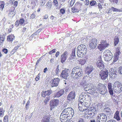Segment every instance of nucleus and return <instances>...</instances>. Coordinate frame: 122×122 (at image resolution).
I'll use <instances>...</instances> for the list:
<instances>
[{
	"label": "nucleus",
	"mask_w": 122,
	"mask_h": 122,
	"mask_svg": "<svg viewBox=\"0 0 122 122\" xmlns=\"http://www.w3.org/2000/svg\"><path fill=\"white\" fill-rule=\"evenodd\" d=\"M71 119H69L68 116L64 114L62 112L60 117V120L62 122H65L70 120Z\"/></svg>",
	"instance_id": "14"
},
{
	"label": "nucleus",
	"mask_w": 122,
	"mask_h": 122,
	"mask_svg": "<svg viewBox=\"0 0 122 122\" xmlns=\"http://www.w3.org/2000/svg\"><path fill=\"white\" fill-rule=\"evenodd\" d=\"M103 57L106 61H110L112 58V53L109 50H105L103 52Z\"/></svg>",
	"instance_id": "4"
},
{
	"label": "nucleus",
	"mask_w": 122,
	"mask_h": 122,
	"mask_svg": "<svg viewBox=\"0 0 122 122\" xmlns=\"http://www.w3.org/2000/svg\"><path fill=\"white\" fill-rule=\"evenodd\" d=\"M19 24H19V21L17 20L15 22V26L17 27L19 25Z\"/></svg>",
	"instance_id": "53"
},
{
	"label": "nucleus",
	"mask_w": 122,
	"mask_h": 122,
	"mask_svg": "<svg viewBox=\"0 0 122 122\" xmlns=\"http://www.w3.org/2000/svg\"><path fill=\"white\" fill-rule=\"evenodd\" d=\"M97 67L100 69H102L104 68V66L103 61H97Z\"/></svg>",
	"instance_id": "26"
},
{
	"label": "nucleus",
	"mask_w": 122,
	"mask_h": 122,
	"mask_svg": "<svg viewBox=\"0 0 122 122\" xmlns=\"http://www.w3.org/2000/svg\"><path fill=\"white\" fill-rule=\"evenodd\" d=\"M104 112L108 117L111 118L112 116L113 113L111 109L109 107H106L103 109Z\"/></svg>",
	"instance_id": "9"
},
{
	"label": "nucleus",
	"mask_w": 122,
	"mask_h": 122,
	"mask_svg": "<svg viewBox=\"0 0 122 122\" xmlns=\"http://www.w3.org/2000/svg\"><path fill=\"white\" fill-rule=\"evenodd\" d=\"M114 117L116 118L118 121L120 120V118L119 115V111H117L115 112L114 114Z\"/></svg>",
	"instance_id": "30"
},
{
	"label": "nucleus",
	"mask_w": 122,
	"mask_h": 122,
	"mask_svg": "<svg viewBox=\"0 0 122 122\" xmlns=\"http://www.w3.org/2000/svg\"><path fill=\"white\" fill-rule=\"evenodd\" d=\"M69 73L70 71L69 69H65V70L62 71L60 76L62 78L66 79L69 76Z\"/></svg>",
	"instance_id": "10"
},
{
	"label": "nucleus",
	"mask_w": 122,
	"mask_h": 122,
	"mask_svg": "<svg viewBox=\"0 0 122 122\" xmlns=\"http://www.w3.org/2000/svg\"><path fill=\"white\" fill-rule=\"evenodd\" d=\"M2 51L4 54H6L8 52V50L5 48H4L2 49Z\"/></svg>",
	"instance_id": "43"
},
{
	"label": "nucleus",
	"mask_w": 122,
	"mask_h": 122,
	"mask_svg": "<svg viewBox=\"0 0 122 122\" xmlns=\"http://www.w3.org/2000/svg\"><path fill=\"white\" fill-rule=\"evenodd\" d=\"M88 93L93 95L95 96H97L98 95V93L93 88H92L89 90Z\"/></svg>",
	"instance_id": "23"
},
{
	"label": "nucleus",
	"mask_w": 122,
	"mask_h": 122,
	"mask_svg": "<svg viewBox=\"0 0 122 122\" xmlns=\"http://www.w3.org/2000/svg\"><path fill=\"white\" fill-rule=\"evenodd\" d=\"M93 69V66L91 65H88L86 69V73L89 75V77L90 78H91L92 77L91 72Z\"/></svg>",
	"instance_id": "13"
},
{
	"label": "nucleus",
	"mask_w": 122,
	"mask_h": 122,
	"mask_svg": "<svg viewBox=\"0 0 122 122\" xmlns=\"http://www.w3.org/2000/svg\"><path fill=\"white\" fill-rule=\"evenodd\" d=\"M86 48L85 47V46L83 45H81V51L83 52L84 50L86 51Z\"/></svg>",
	"instance_id": "47"
},
{
	"label": "nucleus",
	"mask_w": 122,
	"mask_h": 122,
	"mask_svg": "<svg viewBox=\"0 0 122 122\" xmlns=\"http://www.w3.org/2000/svg\"><path fill=\"white\" fill-rule=\"evenodd\" d=\"M56 49H54L52 50L51 51H50L48 53L49 54H51L53 53H55L56 52Z\"/></svg>",
	"instance_id": "49"
},
{
	"label": "nucleus",
	"mask_w": 122,
	"mask_h": 122,
	"mask_svg": "<svg viewBox=\"0 0 122 122\" xmlns=\"http://www.w3.org/2000/svg\"><path fill=\"white\" fill-rule=\"evenodd\" d=\"M80 100L81 101L79 102L78 104V108L79 110L81 111L86 110L88 108V106L86 105H84V103L81 101V99Z\"/></svg>",
	"instance_id": "7"
},
{
	"label": "nucleus",
	"mask_w": 122,
	"mask_h": 122,
	"mask_svg": "<svg viewBox=\"0 0 122 122\" xmlns=\"http://www.w3.org/2000/svg\"><path fill=\"white\" fill-rule=\"evenodd\" d=\"M35 16L36 15L34 13H33L30 16V19H33L35 17Z\"/></svg>",
	"instance_id": "60"
},
{
	"label": "nucleus",
	"mask_w": 122,
	"mask_h": 122,
	"mask_svg": "<svg viewBox=\"0 0 122 122\" xmlns=\"http://www.w3.org/2000/svg\"><path fill=\"white\" fill-rule=\"evenodd\" d=\"M9 12L8 15L10 16L13 17L14 16L16 13L15 11V8L14 7L11 6L9 10Z\"/></svg>",
	"instance_id": "18"
},
{
	"label": "nucleus",
	"mask_w": 122,
	"mask_h": 122,
	"mask_svg": "<svg viewBox=\"0 0 122 122\" xmlns=\"http://www.w3.org/2000/svg\"><path fill=\"white\" fill-rule=\"evenodd\" d=\"M118 73L122 75V66L120 67L118 69Z\"/></svg>",
	"instance_id": "50"
},
{
	"label": "nucleus",
	"mask_w": 122,
	"mask_h": 122,
	"mask_svg": "<svg viewBox=\"0 0 122 122\" xmlns=\"http://www.w3.org/2000/svg\"><path fill=\"white\" fill-rule=\"evenodd\" d=\"M75 51L76 49L75 48L72 51V53L71 55V57L73 59L75 57Z\"/></svg>",
	"instance_id": "38"
},
{
	"label": "nucleus",
	"mask_w": 122,
	"mask_h": 122,
	"mask_svg": "<svg viewBox=\"0 0 122 122\" xmlns=\"http://www.w3.org/2000/svg\"><path fill=\"white\" fill-rule=\"evenodd\" d=\"M52 92V91L51 90H48L46 91H43L41 92L42 96L45 97L46 96H49L51 94Z\"/></svg>",
	"instance_id": "22"
},
{
	"label": "nucleus",
	"mask_w": 122,
	"mask_h": 122,
	"mask_svg": "<svg viewBox=\"0 0 122 122\" xmlns=\"http://www.w3.org/2000/svg\"><path fill=\"white\" fill-rule=\"evenodd\" d=\"M15 0H10V4H13V7L15 8L18 5V2L17 1H15Z\"/></svg>",
	"instance_id": "28"
},
{
	"label": "nucleus",
	"mask_w": 122,
	"mask_h": 122,
	"mask_svg": "<svg viewBox=\"0 0 122 122\" xmlns=\"http://www.w3.org/2000/svg\"><path fill=\"white\" fill-rule=\"evenodd\" d=\"M60 79L58 78H55L53 79L52 80L51 82L52 84V86H57L60 81Z\"/></svg>",
	"instance_id": "16"
},
{
	"label": "nucleus",
	"mask_w": 122,
	"mask_h": 122,
	"mask_svg": "<svg viewBox=\"0 0 122 122\" xmlns=\"http://www.w3.org/2000/svg\"><path fill=\"white\" fill-rule=\"evenodd\" d=\"M62 112L64 114L68 116L69 119H71L74 114V110L71 107L65 109Z\"/></svg>",
	"instance_id": "2"
},
{
	"label": "nucleus",
	"mask_w": 122,
	"mask_h": 122,
	"mask_svg": "<svg viewBox=\"0 0 122 122\" xmlns=\"http://www.w3.org/2000/svg\"><path fill=\"white\" fill-rule=\"evenodd\" d=\"M82 71L81 68H77V75L80 77L82 75Z\"/></svg>",
	"instance_id": "33"
},
{
	"label": "nucleus",
	"mask_w": 122,
	"mask_h": 122,
	"mask_svg": "<svg viewBox=\"0 0 122 122\" xmlns=\"http://www.w3.org/2000/svg\"><path fill=\"white\" fill-rule=\"evenodd\" d=\"M112 100L114 102L116 103L117 102V99L116 98H114L113 97H112Z\"/></svg>",
	"instance_id": "63"
},
{
	"label": "nucleus",
	"mask_w": 122,
	"mask_h": 122,
	"mask_svg": "<svg viewBox=\"0 0 122 122\" xmlns=\"http://www.w3.org/2000/svg\"><path fill=\"white\" fill-rule=\"evenodd\" d=\"M15 36L14 34H11L7 36V41L10 43H12L15 39Z\"/></svg>",
	"instance_id": "21"
},
{
	"label": "nucleus",
	"mask_w": 122,
	"mask_h": 122,
	"mask_svg": "<svg viewBox=\"0 0 122 122\" xmlns=\"http://www.w3.org/2000/svg\"><path fill=\"white\" fill-rule=\"evenodd\" d=\"M99 93L102 95H104L107 93V90L106 86L101 83H99L97 86Z\"/></svg>",
	"instance_id": "3"
},
{
	"label": "nucleus",
	"mask_w": 122,
	"mask_h": 122,
	"mask_svg": "<svg viewBox=\"0 0 122 122\" xmlns=\"http://www.w3.org/2000/svg\"><path fill=\"white\" fill-rule=\"evenodd\" d=\"M112 86L111 83H108V87L109 93L112 96L113 94V90L114 92L117 93H120L122 91V86L120 85V83L119 81L115 82L113 85V88H112Z\"/></svg>",
	"instance_id": "1"
},
{
	"label": "nucleus",
	"mask_w": 122,
	"mask_h": 122,
	"mask_svg": "<svg viewBox=\"0 0 122 122\" xmlns=\"http://www.w3.org/2000/svg\"><path fill=\"white\" fill-rule=\"evenodd\" d=\"M31 6H32V7H34L36 5V3L35 1H33L31 2Z\"/></svg>",
	"instance_id": "52"
},
{
	"label": "nucleus",
	"mask_w": 122,
	"mask_h": 122,
	"mask_svg": "<svg viewBox=\"0 0 122 122\" xmlns=\"http://www.w3.org/2000/svg\"><path fill=\"white\" fill-rule=\"evenodd\" d=\"M96 3V2L95 1H92L90 3V4L91 6L94 5Z\"/></svg>",
	"instance_id": "55"
},
{
	"label": "nucleus",
	"mask_w": 122,
	"mask_h": 122,
	"mask_svg": "<svg viewBox=\"0 0 122 122\" xmlns=\"http://www.w3.org/2000/svg\"><path fill=\"white\" fill-rule=\"evenodd\" d=\"M75 94L74 91H71L70 92L67 97V99L71 100L74 99L75 98Z\"/></svg>",
	"instance_id": "24"
},
{
	"label": "nucleus",
	"mask_w": 122,
	"mask_h": 122,
	"mask_svg": "<svg viewBox=\"0 0 122 122\" xmlns=\"http://www.w3.org/2000/svg\"><path fill=\"white\" fill-rule=\"evenodd\" d=\"M59 102V100L58 99H54L51 100L50 104L51 110H52L53 109L56 107L58 104Z\"/></svg>",
	"instance_id": "11"
},
{
	"label": "nucleus",
	"mask_w": 122,
	"mask_h": 122,
	"mask_svg": "<svg viewBox=\"0 0 122 122\" xmlns=\"http://www.w3.org/2000/svg\"><path fill=\"white\" fill-rule=\"evenodd\" d=\"M120 48L116 49V51L113 56V62H114L117 61L119 59V55L121 54L120 51Z\"/></svg>",
	"instance_id": "15"
},
{
	"label": "nucleus",
	"mask_w": 122,
	"mask_h": 122,
	"mask_svg": "<svg viewBox=\"0 0 122 122\" xmlns=\"http://www.w3.org/2000/svg\"><path fill=\"white\" fill-rule=\"evenodd\" d=\"M76 4V3L75 5L74 6L71 8V10L73 13L76 12V6L75 5Z\"/></svg>",
	"instance_id": "41"
},
{
	"label": "nucleus",
	"mask_w": 122,
	"mask_h": 122,
	"mask_svg": "<svg viewBox=\"0 0 122 122\" xmlns=\"http://www.w3.org/2000/svg\"><path fill=\"white\" fill-rule=\"evenodd\" d=\"M93 87V86L92 83L88 84V86L87 87L86 91H87V92H89V90L91 88H92Z\"/></svg>",
	"instance_id": "36"
},
{
	"label": "nucleus",
	"mask_w": 122,
	"mask_h": 122,
	"mask_svg": "<svg viewBox=\"0 0 122 122\" xmlns=\"http://www.w3.org/2000/svg\"><path fill=\"white\" fill-rule=\"evenodd\" d=\"M5 36L4 34H1L0 33V46L2 45L5 40Z\"/></svg>",
	"instance_id": "25"
},
{
	"label": "nucleus",
	"mask_w": 122,
	"mask_h": 122,
	"mask_svg": "<svg viewBox=\"0 0 122 122\" xmlns=\"http://www.w3.org/2000/svg\"><path fill=\"white\" fill-rule=\"evenodd\" d=\"M60 12L61 14H64L65 13V10L64 9H61L60 10Z\"/></svg>",
	"instance_id": "54"
},
{
	"label": "nucleus",
	"mask_w": 122,
	"mask_h": 122,
	"mask_svg": "<svg viewBox=\"0 0 122 122\" xmlns=\"http://www.w3.org/2000/svg\"><path fill=\"white\" fill-rule=\"evenodd\" d=\"M41 75L40 73H39L37 76H36V77L35 78V80L37 81L40 80V76Z\"/></svg>",
	"instance_id": "44"
},
{
	"label": "nucleus",
	"mask_w": 122,
	"mask_h": 122,
	"mask_svg": "<svg viewBox=\"0 0 122 122\" xmlns=\"http://www.w3.org/2000/svg\"><path fill=\"white\" fill-rule=\"evenodd\" d=\"M19 46H15L14 48L11 51V53L12 54L14 53L17 50L19 47Z\"/></svg>",
	"instance_id": "40"
},
{
	"label": "nucleus",
	"mask_w": 122,
	"mask_h": 122,
	"mask_svg": "<svg viewBox=\"0 0 122 122\" xmlns=\"http://www.w3.org/2000/svg\"><path fill=\"white\" fill-rule=\"evenodd\" d=\"M117 72L116 71H114L113 70L110 71L109 75L112 78H114L115 77L117 76V74H116Z\"/></svg>",
	"instance_id": "27"
},
{
	"label": "nucleus",
	"mask_w": 122,
	"mask_h": 122,
	"mask_svg": "<svg viewBox=\"0 0 122 122\" xmlns=\"http://www.w3.org/2000/svg\"><path fill=\"white\" fill-rule=\"evenodd\" d=\"M68 53L67 51L64 52L61 56V62L63 63L66 60Z\"/></svg>",
	"instance_id": "19"
},
{
	"label": "nucleus",
	"mask_w": 122,
	"mask_h": 122,
	"mask_svg": "<svg viewBox=\"0 0 122 122\" xmlns=\"http://www.w3.org/2000/svg\"><path fill=\"white\" fill-rule=\"evenodd\" d=\"M49 99L48 97H46L44 101V103L46 104L49 101Z\"/></svg>",
	"instance_id": "57"
},
{
	"label": "nucleus",
	"mask_w": 122,
	"mask_h": 122,
	"mask_svg": "<svg viewBox=\"0 0 122 122\" xmlns=\"http://www.w3.org/2000/svg\"><path fill=\"white\" fill-rule=\"evenodd\" d=\"M78 122H84V120L82 118L79 119Z\"/></svg>",
	"instance_id": "64"
},
{
	"label": "nucleus",
	"mask_w": 122,
	"mask_h": 122,
	"mask_svg": "<svg viewBox=\"0 0 122 122\" xmlns=\"http://www.w3.org/2000/svg\"><path fill=\"white\" fill-rule=\"evenodd\" d=\"M90 110L91 112L93 113H95V112H97L96 108L94 107H91Z\"/></svg>",
	"instance_id": "45"
},
{
	"label": "nucleus",
	"mask_w": 122,
	"mask_h": 122,
	"mask_svg": "<svg viewBox=\"0 0 122 122\" xmlns=\"http://www.w3.org/2000/svg\"><path fill=\"white\" fill-rule=\"evenodd\" d=\"M71 76L73 78H74L76 76V68L75 67L72 70V72L71 74Z\"/></svg>",
	"instance_id": "31"
},
{
	"label": "nucleus",
	"mask_w": 122,
	"mask_h": 122,
	"mask_svg": "<svg viewBox=\"0 0 122 122\" xmlns=\"http://www.w3.org/2000/svg\"><path fill=\"white\" fill-rule=\"evenodd\" d=\"M41 3L42 5H44L45 4V0H41Z\"/></svg>",
	"instance_id": "62"
},
{
	"label": "nucleus",
	"mask_w": 122,
	"mask_h": 122,
	"mask_svg": "<svg viewBox=\"0 0 122 122\" xmlns=\"http://www.w3.org/2000/svg\"><path fill=\"white\" fill-rule=\"evenodd\" d=\"M53 3L55 6L57 7L58 6V2L57 0H54L53 1Z\"/></svg>",
	"instance_id": "48"
},
{
	"label": "nucleus",
	"mask_w": 122,
	"mask_h": 122,
	"mask_svg": "<svg viewBox=\"0 0 122 122\" xmlns=\"http://www.w3.org/2000/svg\"><path fill=\"white\" fill-rule=\"evenodd\" d=\"M30 102L29 100H28L26 103L25 106V108L26 109H27L28 108L29 106L30 105Z\"/></svg>",
	"instance_id": "46"
},
{
	"label": "nucleus",
	"mask_w": 122,
	"mask_h": 122,
	"mask_svg": "<svg viewBox=\"0 0 122 122\" xmlns=\"http://www.w3.org/2000/svg\"><path fill=\"white\" fill-rule=\"evenodd\" d=\"M111 2H113V3H115L116 4L118 5V0H111Z\"/></svg>",
	"instance_id": "58"
},
{
	"label": "nucleus",
	"mask_w": 122,
	"mask_h": 122,
	"mask_svg": "<svg viewBox=\"0 0 122 122\" xmlns=\"http://www.w3.org/2000/svg\"><path fill=\"white\" fill-rule=\"evenodd\" d=\"M88 58L87 57H85L84 59L80 58L79 59L78 58L77 60V63L80 64L81 65L84 64L88 60Z\"/></svg>",
	"instance_id": "17"
},
{
	"label": "nucleus",
	"mask_w": 122,
	"mask_h": 122,
	"mask_svg": "<svg viewBox=\"0 0 122 122\" xmlns=\"http://www.w3.org/2000/svg\"><path fill=\"white\" fill-rule=\"evenodd\" d=\"M108 71L107 70L105 71L101 70L99 73V75L101 79L105 80L107 78L108 74Z\"/></svg>",
	"instance_id": "8"
},
{
	"label": "nucleus",
	"mask_w": 122,
	"mask_h": 122,
	"mask_svg": "<svg viewBox=\"0 0 122 122\" xmlns=\"http://www.w3.org/2000/svg\"><path fill=\"white\" fill-rule=\"evenodd\" d=\"M19 21L20 25H22L25 22V20L23 18L20 19Z\"/></svg>",
	"instance_id": "42"
},
{
	"label": "nucleus",
	"mask_w": 122,
	"mask_h": 122,
	"mask_svg": "<svg viewBox=\"0 0 122 122\" xmlns=\"http://www.w3.org/2000/svg\"><path fill=\"white\" fill-rule=\"evenodd\" d=\"M109 44H107L106 41H102L101 42V44H100L98 46V48L100 51L104 49L106 47H107Z\"/></svg>",
	"instance_id": "12"
},
{
	"label": "nucleus",
	"mask_w": 122,
	"mask_h": 122,
	"mask_svg": "<svg viewBox=\"0 0 122 122\" xmlns=\"http://www.w3.org/2000/svg\"><path fill=\"white\" fill-rule=\"evenodd\" d=\"M84 54L83 52L81 51H77V55L79 57H82L83 55Z\"/></svg>",
	"instance_id": "34"
},
{
	"label": "nucleus",
	"mask_w": 122,
	"mask_h": 122,
	"mask_svg": "<svg viewBox=\"0 0 122 122\" xmlns=\"http://www.w3.org/2000/svg\"><path fill=\"white\" fill-rule=\"evenodd\" d=\"M3 121L4 122H8L9 116L8 115H6L4 117Z\"/></svg>",
	"instance_id": "37"
},
{
	"label": "nucleus",
	"mask_w": 122,
	"mask_h": 122,
	"mask_svg": "<svg viewBox=\"0 0 122 122\" xmlns=\"http://www.w3.org/2000/svg\"><path fill=\"white\" fill-rule=\"evenodd\" d=\"M50 117L48 116H44L42 119V122H49L50 121Z\"/></svg>",
	"instance_id": "32"
},
{
	"label": "nucleus",
	"mask_w": 122,
	"mask_h": 122,
	"mask_svg": "<svg viewBox=\"0 0 122 122\" xmlns=\"http://www.w3.org/2000/svg\"><path fill=\"white\" fill-rule=\"evenodd\" d=\"M81 45L77 47V51H81Z\"/></svg>",
	"instance_id": "56"
},
{
	"label": "nucleus",
	"mask_w": 122,
	"mask_h": 122,
	"mask_svg": "<svg viewBox=\"0 0 122 122\" xmlns=\"http://www.w3.org/2000/svg\"><path fill=\"white\" fill-rule=\"evenodd\" d=\"M64 90L62 89H61L58 92L55 93L53 96V97L54 98L59 97L62 96L64 93Z\"/></svg>",
	"instance_id": "20"
},
{
	"label": "nucleus",
	"mask_w": 122,
	"mask_h": 122,
	"mask_svg": "<svg viewBox=\"0 0 122 122\" xmlns=\"http://www.w3.org/2000/svg\"><path fill=\"white\" fill-rule=\"evenodd\" d=\"M52 6V2L50 0L48 1L46 5V8L47 9H49L51 8Z\"/></svg>",
	"instance_id": "29"
},
{
	"label": "nucleus",
	"mask_w": 122,
	"mask_h": 122,
	"mask_svg": "<svg viewBox=\"0 0 122 122\" xmlns=\"http://www.w3.org/2000/svg\"><path fill=\"white\" fill-rule=\"evenodd\" d=\"M113 11H119V9L112 7L110 9Z\"/></svg>",
	"instance_id": "51"
},
{
	"label": "nucleus",
	"mask_w": 122,
	"mask_h": 122,
	"mask_svg": "<svg viewBox=\"0 0 122 122\" xmlns=\"http://www.w3.org/2000/svg\"><path fill=\"white\" fill-rule=\"evenodd\" d=\"M5 110L2 107L0 108V117H2L4 115Z\"/></svg>",
	"instance_id": "35"
},
{
	"label": "nucleus",
	"mask_w": 122,
	"mask_h": 122,
	"mask_svg": "<svg viewBox=\"0 0 122 122\" xmlns=\"http://www.w3.org/2000/svg\"><path fill=\"white\" fill-rule=\"evenodd\" d=\"M97 40L95 38H93L90 40L89 45L90 48L93 49L95 48L97 46Z\"/></svg>",
	"instance_id": "5"
},
{
	"label": "nucleus",
	"mask_w": 122,
	"mask_h": 122,
	"mask_svg": "<svg viewBox=\"0 0 122 122\" xmlns=\"http://www.w3.org/2000/svg\"><path fill=\"white\" fill-rule=\"evenodd\" d=\"M119 41V39L118 37L115 38L114 39V44L115 46L117 45Z\"/></svg>",
	"instance_id": "39"
},
{
	"label": "nucleus",
	"mask_w": 122,
	"mask_h": 122,
	"mask_svg": "<svg viewBox=\"0 0 122 122\" xmlns=\"http://www.w3.org/2000/svg\"><path fill=\"white\" fill-rule=\"evenodd\" d=\"M75 0H72L70 2V5L71 6H72L74 4Z\"/></svg>",
	"instance_id": "61"
},
{
	"label": "nucleus",
	"mask_w": 122,
	"mask_h": 122,
	"mask_svg": "<svg viewBox=\"0 0 122 122\" xmlns=\"http://www.w3.org/2000/svg\"><path fill=\"white\" fill-rule=\"evenodd\" d=\"M100 116H99L96 118L97 122H106L107 119L106 115L104 113L100 114Z\"/></svg>",
	"instance_id": "6"
},
{
	"label": "nucleus",
	"mask_w": 122,
	"mask_h": 122,
	"mask_svg": "<svg viewBox=\"0 0 122 122\" xmlns=\"http://www.w3.org/2000/svg\"><path fill=\"white\" fill-rule=\"evenodd\" d=\"M11 27L12 28H9L8 30V33H10L11 32V31L12 30V28L14 27V25H12Z\"/></svg>",
	"instance_id": "59"
}]
</instances>
